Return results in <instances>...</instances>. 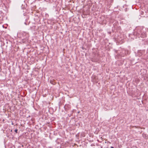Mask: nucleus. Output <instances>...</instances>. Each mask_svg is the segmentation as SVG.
Masks as SVG:
<instances>
[{
	"label": "nucleus",
	"mask_w": 148,
	"mask_h": 148,
	"mask_svg": "<svg viewBox=\"0 0 148 148\" xmlns=\"http://www.w3.org/2000/svg\"><path fill=\"white\" fill-rule=\"evenodd\" d=\"M134 35H136L137 36L140 35V37L142 38H144L147 36L146 30L142 29L140 28L138 30L137 32H135Z\"/></svg>",
	"instance_id": "nucleus-1"
},
{
	"label": "nucleus",
	"mask_w": 148,
	"mask_h": 148,
	"mask_svg": "<svg viewBox=\"0 0 148 148\" xmlns=\"http://www.w3.org/2000/svg\"><path fill=\"white\" fill-rule=\"evenodd\" d=\"M17 131H18V130L17 129H16L15 130H14V131L16 133H17Z\"/></svg>",
	"instance_id": "nucleus-2"
},
{
	"label": "nucleus",
	"mask_w": 148,
	"mask_h": 148,
	"mask_svg": "<svg viewBox=\"0 0 148 148\" xmlns=\"http://www.w3.org/2000/svg\"><path fill=\"white\" fill-rule=\"evenodd\" d=\"M111 148H114L113 147L111 146Z\"/></svg>",
	"instance_id": "nucleus-3"
},
{
	"label": "nucleus",
	"mask_w": 148,
	"mask_h": 148,
	"mask_svg": "<svg viewBox=\"0 0 148 148\" xmlns=\"http://www.w3.org/2000/svg\"><path fill=\"white\" fill-rule=\"evenodd\" d=\"M101 148H103L102 147H101Z\"/></svg>",
	"instance_id": "nucleus-4"
}]
</instances>
